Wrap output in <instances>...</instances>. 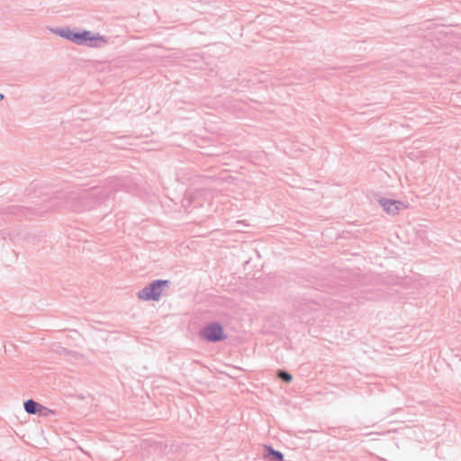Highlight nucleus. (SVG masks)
<instances>
[{"instance_id": "obj_8", "label": "nucleus", "mask_w": 461, "mask_h": 461, "mask_svg": "<svg viewBox=\"0 0 461 461\" xmlns=\"http://www.w3.org/2000/svg\"><path fill=\"white\" fill-rule=\"evenodd\" d=\"M276 376L286 384H289L293 380L292 375L286 370L283 369L277 370Z\"/></svg>"}, {"instance_id": "obj_5", "label": "nucleus", "mask_w": 461, "mask_h": 461, "mask_svg": "<svg viewBox=\"0 0 461 461\" xmlns=\"http://www.w3.org/2000/svg\"><path fill=\"white\" fill-rule=\"evenodd\" d=\"M380 205L384 208V210L391 215H395L399 212L401 207L403 203L398 200L381 198L379 200Z\"/></svg>"}, {"instance_id": "obj_9", "label": "nucleus", "mask_w": 461, "mask_h": 461, "mask_svg": "<svg viewBox=\"0 0 461 461\" xmlns=\"http://www.w3.org/2000/svg\"><path fill=\"white\" fill-rule=\"evenodd\" d=\"M16 210L19 211L20 213H23L25 216H27L26 212H28V210L23 209V208H18Z\"/></svg>"}, {"instance_id": "obj_6", "label": "nucleus", "mask_w": 461, "mask_h": 461, "mask_svg": "<svg viewBox=\"0 0 461 461\" xmlns=\"http://www.w3.org/2000/svg\"><path fill=\"white\" fill-rule=\"evenodd\" d=\"M263 458L267 461H284V454L270 445H264Z\"/></svg>"}, {"instance_id": "obj_10", "label": "nucleus", "mask_w": 461, "mask_h": 461, "mask_svg": "<svg viewBox=\"0 0 461 461\" xmlns=\"http://www.w3.org/2000/svg\"><path fill=\"white\" fill-rule=\"evenodd\" d=\"M3 98H4V95L0 94V99H3Z\"/></svg>"}, {"instance_id": "obj_3", "label": "nucleus", "mask_w": 461, "mask_h": 461, "mask_svg": "<svg viewBox=\"0 0 461 461\" xmlns=\"http://www.w3.org/2000/svg\"><path fill=\"white\" fill-rule=\"evenodd\" d=\"M168 280L156 279L149 283L146 286L137 293V296L142 301H154L160 300L165 287L169 285Z\"/></svg>"}, {"instance_id": "obj_1", "label": "nucleus", "mask_w": 461, "mask_h": 461, "mask_svg": "<svg viewBox=\"0 0 461 461\" xmlns=\"http://www.w3.org/2000/svg\"><path fill=\"white\" fill-rule=\"evenodd\" d=\"M105 197L106 194H104L100 187H94L69 193L66 203L71 210L81 212L92 209L95 204L102 203Z\"/></svg>"}, {"instance_id": "obj_7", "label": "nucleus", "mask_w": 461, "mask_h": 461, "mask_svg": "<svg viewBox=\"0 0 461 461\" xmlns=\"http://www.w3.org/2000/svg\"><path fill=\"white\" fill-rule=\"evenodd\" d=\"M24 410L29 414H40L45 407L32 399H29L23 402Z\"/></svg>"}, {"instance_id": "obj_2", "label": "nucleus", "mask_w": 461, "mask_h": 461, "mask_svg": "<svg viewBox=\"0 0 461 461\" xmlns=\"http://www.w3.org/2000/svg\"><path fill=\"white\" fill-rule=\"evenodd\" d=\"M51 31L54 34L59 35V37L64 38L77 45L98 48L107 42L104 37L87 30L75 31L70 27H63L56 28Z\"/></svg>"}, {"instance_id": "obj_4", "label": "nucleus", "mask_w": 461, "mask_h": 461, "mask_svg": "<svg viewBox=\"0 0 461 461\" xmlns=\"http://www.w3.org/2000/svg\"><path fill=\"white\" fill-rule=\"evenodd\" d=\"M200 336L203 340L212 343L223 341L227 338L223 326L218 321L206 324L200 330Z\"/></svg>"}]
</instances>
